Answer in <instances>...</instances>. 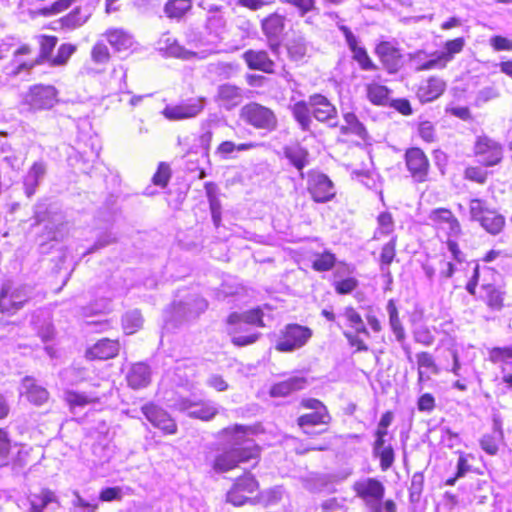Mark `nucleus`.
<instances>
[{
  "mask_svg": "<svg viewBox=\"0 0 512 512\" xmlns=\"http://www.w3.org/2000/svg\"><path fill=\"white\" fill-rule=\"evenodd\" d=\"M20 393L25 395L29 402L37 406L44 404L49 398L47 389L39 385L37 380L31 376L22 379Z\"/></svg>",
  "mask_w": 512,
  "mask_h": 512,
  "instance_id": "22",
  "label": "nucleus"
},
{
  "mask_svg": "<svg viewBox=\"0 0 512 512\" xmlns=\"http://www.w3.org/2000/svg\"><path fill=\"white\" fill-rule=\"evenodd\" d=\"M263 33L268 38H277L284 30V17L273 13L262 20Z\"/></svg>",
  "mask_w": 512,
  "mask_h": 512,
  "instance_id": "33",
  "label": "nucleus"
},
{
  "mask_svg": "<svg viewBox=\"0 0 512 512\" xmlns=\"http://www.w3.org/2000/svg\"><path fill=\"white\" fill-rule=\"evenodd\" d=\"M345 123L348 125V129L351 131V134H354L365 140L367 138V130L365 126L359 121L358 117L353 112H348L343 115Z\"/></svg>",
  "mask_w": 512,
  "mask_h": 512,
  "instance_id": "47",
  "label": "nucleus"
},
{
  "mask_svg": "<svg viewBox=\"0 0 512 512\" xmlns=\"http://www.w3.org/2000/svg\"><path fill=\"white\" fill-rule=\"evenodd\" d=\"M157 49L166 57L182 60L204 59L208 56L206 51L194 52L186 49L169 32L163 33L157 41Z\"/></svg>",
  "mask_w": 512,
  "mask_h": 512,
  "instance_id": "10",
  "label": "nucleus"
},
{
  "mask_svg": "<svg viewBox=\"0 0 512 512\" xmlns=\"http://www.w3.org/2000/svg\"><path fill=\"white\" fill-rule=\"evenodd\" d=\"M503 440L502 422L498 416L493 417V430L482 436L480 440L481 448L489 455H496L499 444Z\"/></svg>",
  "mask_w": 512,
  "mask_h": 512,
  "instance_id": "25",
  "label": "nucleus"
},
{
  "mask_svg": "<svg viewBox=\"0 0 512 512\" xmlns=\"http://www.w3.org/2000/svg\"><path fill=\"white\" fill-rule=\"evenodd\" d=\"M10 293L14 299V304H16L19 309H21L31 297V291L27 285H21L16 288L10 286Z\"/></svg>",
  "mask_w": 512,
  "mask_h": 512,
  "instance_id": "56",
  "label": "nucleus"
},
{
  "mask_svg": "<svg viewBox=\"0 0 512 512\" xmlns=\"http://www.w3.org/2000/svg\"><path fill=\"white\" fill-rule=\"evenodd\" d=\"M143 324V318L139 310L127 312L122 318V326L126 334H133Z\"/></svg>",
  "mask_w": 512,
  "mask_h": 512,
  "instance_id": "45",
  "label": "nucleus"
},
{
  "mask_svg": "<svg viewBox=\"0 0 512 512\" xmlns=\"http://www.w3.org/2000/svg\"><path fill=\"white\" fill-rule=\"evenodd\" d=\"M481 226L490 234H499L505 225V218L497 212L490 210L480 222Z\"/></svg>",
  "mask_w": 512,
  "mask_h": 512,
  "instance_id": "37",
  "label": "nucleus"
},
{
  "mask_svg": "<svg viewBox=\"0 0 512 512\" xmlns=\"http://www.w3.org/2000/svg\"><path fill=\"white\" fill-rule=\"evenodd\" d=\"M418 370H429L432 374L437 375L439 373V368L433 358V356L428 352H420L416 355Z\"/></svg>",
  "mask_w": 512,
  "mask_h": 512,
  "instance_id": "54",
  "label": "nucleus"
},
{
  "mask_svg": "<svg viewBox=\"0 0 512 512\" xmlns=\"http://www.w3.org/2000/svg\"><path fill=\"white\" fill-rule=\"evenodd\" d=\"M307 189L312 199L318 203H326L336 195L333 182L323 173L309 175Z\"/></svg>",
  "mask_w": 512,
  "mask_h": 512,
  "instance_id": "12",
  "label": "nucleus"
},
{
  "mask_svg": "<svg viewBox=\"0 0 512 512\" xmlns=\"http://www.w3.org/2000/svg\"><path fill=\"white\" fill-rule=\"evenodd\" d=\"M312 336V330L299 324L285 326L276 349L281 352H292L303 347Z\"/></svg>",
  "mask_w": 512,
  "mask_h": 512,
  "instance_id": "5",
  "label": "nucleus"
},
{
  "mask_svg": "<svg viewBox=\"0 0 512 512\" xmlns=\"http://www.w3.org/2000/svg\"><path fill=\"white\" fill-rule=\"evenodd\" d=\"M91 12L88 9L76 7L68 15L61 18L62 27L75 29L82 26L89 19Z\"/></svg>",
  "mask_w": 512,
  "mask_h": 512,
  "instance_id": "36",
  "label": "nucleus"
},
{
  "mask_svg": "<svg viewBox=\"0 0 512 512\" xmlns=\"http://www.w3.org/2000/svg\"><path fill=\"white\" fill-rule=\"evenodd\" d=\"M258 145V143L254 142L235 144L232 141H224L217 147L216 153L222 158H227L234 151H248L256 148Z\"/></svg>",
  "mask_w": 512,
  "mask_h": 512,
  "instance_id": "43",
  "label": "nucleus"
},
{
  "mask_svg": "<svg viewBox=\"0 0 512 512\" xmlns=\"http://www.w3.org/2000/svg\"><path fill=\"white\" fill-rule=\"evenodd\" d=\"M405 161L408 171L416 182L427 180L429 172V160L420 148H410L405 153Z\"/></svg>",
  "mask_w": 512,
  "mask_h": 512,
  "instance_id": "13",
  "label": "nucleus"
},
{
  "mask_svg": "<svg viewBox=\"0 0 512 512\" xmlns=\"http://www.w3.org/2000/svg\"><path fill=\"white\" fill-rule=\"evenodd\" d=\"M366 95L372 104L385 106L388 103L389 89L384 85L371 83L366 86Z\"/></svg>",
  "mask_w": 512,
  "mask_h": 512,
  "instance_id": "38",
  "label": "nucleus"
},
{
  "mask_svg": "<svg viewBox=\"0 0 512 512\" xmlns=\"http://www.w3.org/2000/svg\"><path fill=\"white\" fill-rule=\"evenodd\" d=\"M331 419L328 409H322L301 415L297 419V424L306 435L315 436L326 432L327 428L316 431L314 427L317 425H328Z\"/></svg>",
  "mask_w": 512,
  "mask_h": 512,
  "instance_id": "15",
  "label": "nucleus"
},
{
  "mask_svg": "<svg viewBox=\"0 0 512 512\" xmlns=\"http://www.w3.org/2000/svg\"><path fill=\"white\" fill-rule=\"evenodd\" d=\"M174 406L181 412H187L189 417L202 421H210L218 414L217 405L209 400L194 401L189 398H179Z\"/></svg>",
  "mask_w": 512,
  "mask_h": 512,
  "instance_id": "9",
  "label": "nucleus"
},
{
  "mask_svg": "<svg viewBox=\"0 0 512 512\" xmlns=\"http://www.w3.org/2000/svg\"><path fill=\"white\" fill-rule=\"evenodd\" d=\"M57 90L51 85H34L24 96V103L31 110L51 109L57 102Z\"/></svg>",
  "mask_w": 512,
  "mask_h": 512,
  "instance_id": "7",
  "label": "nucleus"
},
{
  "mask_svg": "<svg viewBox=\"0 0 512 512\" xmlns=\"http://www.w3.org/2000/svg\"><path fill=\"white\" fill-rule=\"evenodd\" d=\"M306 385V378L301 376L290 377L284 381L274 384L270 389V395L272 397H285L292 392L304 389Z\"/></svg>",
  "mask_w": 512,
  "mask_h": 512,
  "instance_id": "26",
  "label": "nucleus"
},
{
  "mask_svg": "<svg viewBox=\"0 0 512 512\" xmlns=\"http://www.w3.org/2000/svg\"><path fill=\"white\" fill-rule=\"evenodd\" d=\"M13 300L14 299L10 293V285L4 284L0 292V310L7 313H14L19 310Z\"/></svg>",
  "mask_w": 512,
  "mask_h": 512,
  "instance_id": "51",
  "label": "nucleus"
},
{
  "mask_svg": "<svg viewBox=\"0 0 512 512\" xmlns=\"http://www.w3.org/2000/svg\"><path fill=\"white\" fill-rule=\"evenodd\" d=\"M192 7L191 0H169L164 7V12L169 18H181Z\"/></svg>",
  "mask_w": 512,
  "mask_h": 512,
  "instance_id": "42",
  "label": "nucleus"
},
{
  "mask_svg": "<svg viewBox=\"0 0 512 512\" xmlns=\"http://www.w3.org/2000/svg\"><path fill=\"white\" fill-rule=\"evenodd\" d=\"M487 176V171L481 167H467L464 172L465 179L479 184H484L487 180Z\"/></svg>",
  "mask_w": 512,
  "mask_h": 512,
  "instance_id": "64",
  "label": "nucleus"
},
{
  "mask_svg": "<svg viewBox=\"0 0 512 512\" xmlns=\"http://www.w3.org/2000/svg\"><path fill=\"white\" fill-rule=\"evenodd\" d=\"M240 119L258 130L272 132L278 126L273 110L256 102H250L240 109Z\"/></svg>",
  "mask_w": 512,
  "mask_h": 512,
  "instance_id": "3",
  "label": "nucleus"
},
{
  "mask_svg": "<svg viewBox=\"0 0 512 512\" xmlns=\"http://www.w3.org/2000/svg\"><path fill=\"white\" fill-rule=\"evenodd\" d=\"M119 352V343L107 338L99 340L89 350L92 359L106 360L115 357Z\"/></svg>",
  "mask_w": 512,
  "mask_h": 512,
  "instance_id": "27",
  "label": "nucleus"
},
{
  "mask_svg": "<svg viewBox=\"0 0 512 512\" xmlns=\"http://www.w3.org/2000/svg\"><path fill=\"white\" fill-rule=\"evenodd\" d=\"M10 439L5 430L0 428V466L7 465L10 460Z\"/></svg>",
  "mask_w": 512,
  "mask_h": 512,
  "instance_id": "57",
  "label": "nucleus"
},
{
  "mask_svg": "<svg viewBox=\"0 0 512 512\" xmlns=\"http://www.w3.org/2000/svg\"><path fill=\"white\" fill-rule=\"evenodd\" d=\"M308 100L315 120L326 123L331 128L338 126L337 108L326 96L316 93L310 95Z\"/></svg>",
  "mask_w": 512,
  "mask_h": 512,
  "instance_id": "11",
  "label": "nucleus"
},
{
  "mask_svg": "<svg viewBox=\"0 0 512 512\" xmlns=\"http://www.w3.org/2000/svg\"><path fill=\"white\" fill-rule=\"evenodd\" d=\"M353 53V59L358 62L361 69L373 71L376 65L372 62L365 48L358 46V43L349 48Z\"/></svg>",
  "mask_w": 512,
  "mask_h": 512,
  "instance_id": "46",
  "label": "nucleus"
},
{
  "mask_svg": "<svg viewBox=\"0 0 512 512\" xmlns=\"http://www.w3.org/2000/svg\"><path fill=\"white\" fill-rule=\"evenodd\" d=\"M141 410L146 419L165 434H175L177 432V424L163 408L148 403L142 406Z\"/></svg>",
  "mask_w": 512,
  "mask_h": 512,
  "instance_id": "14",
  "label": "nucleus"
},
{
  "mask_svg": "<svg viewBox=\"0 0 512 512\" xmlns=\"http://www.w3.org/2000/svg\"><path fill=\"white\" fill-rule=\"evenodd\" d=\"M445 89V81L439 77L433 76L419 86L417 97L422 103L431 102L439 98Z\"/></svg>",
  "mask_w": 512,
  "mask_h": 512,
  "instance_id": "24",
  "label": "nucleus"
},
{
  "mask_svg": "<svg viewBox=\"0 0 512 512\" xmlns=\"http://www.w3.org/2000/svg\"><path fill=\"white\" fill-rule=\"evenodd\" d=\"M430 219L434 222L446 223L451 234L457 235L460 233V224L448 209L439 208L433 210L430 214Z\"/></svg>",
  "mask_w": 512,
  "mask_h": 512,
  "instance_id": "35",
  "label": "nucleus"
},
{
  "mask_svg": "<svg viewBox=\"0 0 512 512\" xmlns=\"http://www.w3.org/2000/svg\"><path fill=\"white\" fill-rule=\"evenodd\" d=\"M233 487L245 494H251L257 490L258 482L252 474L245 473L243 476L236 479Z\"/></svg>",
  "mask_w": 512,
  "mask_h": 512,
  "instance_id": "50",
  "label": "nucleus"
},
{
  "mask_svg": "<svg viewBox=\"0 0 512 512\" xmlns=\"http://www.w3.org/2000/svg\"><path fill=\"white\" fill-rule=\"evenodd\" d=\"M206 106V98L193 97L181 101L178 104L167 105L163 111V116L170 121H181L197 117Z\"/></svg>",
  "mask_w": 512,
  "mask_h": 512,
  "instance_id": "4",
  "label": "nucleus"
},
{
  "mask_svg": "<svg viewBox=\"0 0 512 512\" xmlns=\"http://www.w3.org/2000/svg\"><path fill=\"white\" fill-rule=\"evenodd\" d=\"M448 61L444 57V55L441 52H436L432 55V58L426 62H424L422 65H420L417 70L424 71V70H430L434 68H444L446 67Z\"/></svg>",
  "mask_w": 512,
  "mask_h": 512,
  "instance_id": "61",
  "label": "nucleus"
},
{
  "mask_svg": "<svg viewBox=\"0 0 512 512\" xmlns=\"http://www.w3.org/2000/svg\"><path fill=\"white\" fill-rule=\"evenodd\" d=\"M215 100L221 107L230 111L242 102V89L229 83L222 84L217 88Z\"/></svg>",
  "mask_w": 512,
  "mask_h": 512,
  "instance_id": "21",
  "label": "nucleus"
},
{
  "mask_svg": "<svg viewBox=\"0 0 512 512\" xmlns=\"http://www.w3.org/2000/svg\"><path fill=\"white\" fill-rule=\"evenodd\" d=\"M382 64L390 73L397 72L402 66V55L400 50L391 42L382 41L375 49Z\"/></svg>",
  "mask_w": 512,
  "mask_h": 512,
  "instance_id": "17",
  "label": "nucleus"
},
{
  "mask_svg": "<svg viewBox=\"0 0 512 512\" xmlns=\"http://www.w3.org/2000/svg\"><path fill=\"white\" fill-rule=\"evenodd\" d=\"M150 369L144 363L134 364L127 374L128 385L133 389L146 387L150 382Z\"/></svg>",
  "mask_w": 512,
  "mask_h": 512,
  "instance_id": "30",
  "label": "nucleus"
},
{
  "mask_svg": "<svg viewBox=\"0 0 512 512\" xmlns=\"http://www.w3.org/2000/svg\"><path fill=\"white\" fill-rule=\"evenodd\" d=\"M76 47L72 44H62L58 48L57 54L50 60L52 66H61L67 63L68 59L75 52Z\"/></svg>",
  "mask_w": 512,
  "mask_h": 512,
  "instance_id": "53",
  "label": "nucleus"
},
{
  "mask_svg": "<svg viewBox=\"0 0 512 512\" xmlns=\"http://www.w3.org/2000/svg\"><path fill=\"white\" fill-rule=\"evenodd\" d=\"M92 60L97 64H105L110 59V53L108 47L102 43H96L91 51Z\"/></svg>",
  "mask_w": 512,
  "mask_h": 512,
  "instance_id": "59",
  "label": "nucleus"
},
{
  "mask_svg": "<svg viewBox=\"0 0 512 512\" xmlns=\"http://www.w3.org/2000/svg\"><path fill=\"white\" fill-rule=\"evenodd\" d=\"M424 487V476L422 473H415L411 479L409 488V499L412 503L419 502Z\"/></svg>",
  "mask_w": 512,
  "mask_h": 512,
  "instance_id": "52",
  "label": "nucleus"
},
{
  "mask_svg": "<svg viewBox=\"0 0 512 512\" xmlns=\"http://www.w3.org/2000/svg\"><path fill=\"white\" fill-rule=\"evenodd\" d=\"M229 327V333H238L242 330L243 324L256 325L264 327L263 312L261 309H253L242 314L232 313L227 319Z\"/></svg>",
  "mask_w": 512,
  "mask_h": 512,
  "instance_id": "19",
  "label": "nucleus"
},
{
  "mask_svg": "<svg viewBox=\"0 0 512 512\" xmlns=\"http://www.w3.org/2000/svg\"><path fill=\"white\" fill-rule=\"evenodd\" d=\"M490 210L485 206L484 202L480 199H472L470 201V216L472 220L481 222L485 214Z\"/></svg>",
  "mask_w": 512,
  "mask_h": 512,
  "instance_id": "63",
  "label": "nucleus"
},
{
  "mask_svg": "<svg viewBox=\"0 0 512 512\" xmlns=\"http://www.w3.org/2000/svg\"><path fill=\"white\" fill-rule=\"evenodd\" d=\"M286 50L290 60L299 62L304 59L307 54V41L302 36H296L288 40Z\"/></svg>",
  "mask_w": 512,
  "mask_h": 512,
  "instance_id": "34",
  "label": "nucleus"
},
{
  "mask_svg": "<svg viewBox=\"0 0 512 512\" xmlns=\"http://www.w3.org/2000/svg\"><path fill=\"white\" fill-rule=\"evenodd\" d=\"M285 156L293 166L301 171L305 166L308 165L309 153L307 149L301 146H295L285 149Z\"/></svg>",
  "mask_w": 512,
  "mask_h": 512,
  "instance_id": "40",
  "label": "nucleus"
},
{
  "mask_svg": "<svg viewBox=\"0 0 512 512\" xmlns=\"http://www.w3.org/2000/svg\"><path fill=\"white\" fill-rule=\"evenodd\" d=\"M171 177V170L168 164L161 162L158 166L156 173L154 174L152 181L155 185L165 187Z\"/></svg>",
  "mask_w": 512,
  "mask_h": 512,
  "instance_id": "60",
  "label": "nucleus"
},
{
  "mask_svg": "<svg viewBox=\"0 0 512 512\" xmlns=\"http://www.w3.org/2000/svg\"><path fill=\"white\" fill-rule=\"evenodd\" d=\"M283 494L284 490L282 486H275L262 491L254 501L255 503L262 504L265 507H270L277 505L282 500Z\"/></svg>",
  "mask_w": 512,
  "mask_h": 512,
  "instance_id": "41",
  "label": "nucleus"
},
{
  "mask_svg": "<svg viewBox=\"0 0 512 512\" xmlns=\"http://www.w3.org/2000/svg\"><path fill=\"white\" fill-rule=\"evenodd\" d=\"M387 312L389 314V324L396 337V340L403 344L406 338L404 327L399 318L398 309L393 299H390L387 303Z\"/></svg>",
  "mask_w": 512,
  "mask_h": 512,
  "instance_id": "32",
  "label": "nucleus"
},
{
  "mask_svg": "<svg viewBox=\"0 0 512 512\" xmlns=\"http://www.w3.org/2000/svg\"><path fill=\"white\" fill-rule=\"evenodd\" d=\"M356 495L364 502L372 500H383L385 494L384 485L375 478H366L357 481L353 485Z\"/></svg>",
  "mask_w": 512,
  "mask_h": 512,
  "instance_id": "18",
  "label": "nucleus"
},
{
  "mask_svg": "<svg viewBox=\"0 0 512 512\" xmlns=\"http://www.w3.org/2000/svg\"><path fill=\"white\" fill-rule=\"evenodd\" d=\"M46 173L47 164L42 160L34 162L28 169L27 173L23 177V187L27 197L30 198L36 193V190L44 180Z\"/></svg>",
  "mask_w": 512,
  "mask_h": 512,
  "instance_id": "20",
  "label": "nucleus"
},
{
  "mask_svg": "<svg viewBox=\"0 0 512 512\" xmlns=\"http://www.w3.org/2000/svg\"><path fill=\"white\" fill-rule=\"evenodd\" d=\"M474 153L482 165L492 167L502 161L503 146L488 136H478L474 144Z\"/></svg>",
  "mask_w": 512,
  "mask_h": 512,
  "instance_id": "8",
  "label": "nucleus"
},
{
  "mask_svg": "<svg viewBox=\"0 0 512 512\" xmlns=\"http://www.w3.org/2000/svg\"><path fill=\"white\" fill-rule=\"evenodd\" d=\"M29 509L27 512L56 511L61 505L56 494L50 489H42L38 494H32L28 498Z\"/></svg>",
  "mask_w": 512,
  "mask_h": 512,
  "instance_id": "16",
  "label": "nucleus"
},
{
  "mask_svg": "<svg viewBox=\"0 0 512 512\" xmlns=\"http://www.w3.org/2000/svg\"><path fill=\"white\" fill-rule=\"evenodd\" d=\"M396 237H392L381 250L380 253V270L388 278V282L392 281V275L390 272V265L396 256Z\"/></svg>",
  "mask_w": 512,
  "mask_h": 512,
  "instance_id": "31",
  "label": "nucleus"
},
{
  "mask_svg": "<svg viewBox=\"0 0 512 512\" xmlns=\"http://www.w3.org/2000/svg\"><path fill=\"white\" fill-rule=\"evenodd\" d=\"M58 42L55 36L43 35L39 39L40 53L39 56L32 61H20L19 57L22 55H29L32 52L31 47L28 44H23L13 53L12 61L6 66V74L11 77L18 76L22 71H29L35 66L44 63L45 61L51 60V54Z\"/></svg>",
  "mask_w": 512,
  "mask_h": 512,
  "instance_id": "2",
  "label": "nucleus"
},
{
  "mask_svg": "<svg viewBox=\"0 0 512 512\" xmlns=\"http://www.w3.org/2000/svg\"><path fill=\"white\" fill-rule=\"evenodd\" d=\"M100 397L94 394L87 393H79V392H67L66 393V401L69 403L71 408H75L77 406L83 407L85 405L99 402Z\"/></svg>",
  "mask_w": 512,
  "mask_h": 512,
  "instance_id": "44",
  "label": "nucleus"
},
{
  "mask_svg": "<svg viewBox=\"0 0 512 512\" xmlns=\"http://www.w3.org/2000/svg\"><path fill=\"white\" fill-rule=\"evenodd\" d=\"M464 45V39L462 37H459L447 41L444 45V50L440 52L444 55L447 61L450 62L454 58L455 54H458L463 50Z\"/></svg>",
  "mask_w": 512,
  "mask_h": 512,
  "instance_id": "55",
  "label": "nucleus"
},
{
  "mask_svg": "<svg viewBox=\"0 0 512 512\" xmlns=\"http://www.w3.org/2000/svg\"><path fill=\"white\" fill-rule=\"evenodd\" d=\"M380 459V467L383 471L388 470L394 462V450L391 445L386 446L382 450L374 453Z\"/></svg>",
  "mask_w": 512,
  "mask_h": 512,
  "instance_id": "62",
  "label": "nucleus"
},
{
  "mask_svg": "<svg viewBox=\"0 0 512 512\" xmlns=\"http://www.w3.org/2000/svg\"><path fill=\"white\" fill-rule=\"evenodd\" d=\"M243 59L251 70H259L264 73L274 72V61L264 50H247L243 54Z\"/></svg>",
  "mask_w": 512,
  "mask_h": 512,
  "instance_id": "23",
  "label": "nucleus"
},
{
  "mask_svg": "<svg viewBox=\"0 0 512 512\" xmlns=\"http://www.w3.org/2000/svg\"><path fill=\"white\" fill-rule=\"evenodd\" d=\"M335 262H336V258L334 256V254L326 251L322 254L316 255V257L312 263V268L315 271H319V272L329 271L334 267Z\"/></svg>",
  "mask_w": 512,
  "mask_h": 512,
  "instance_id": "49",
  "label": "nucleus"
},
{
  "mask_svg": "<svg viewBox=\"0 0 512 512\" xmlns=\"http://www.w3.org/2000/svg\"><path fill=\"white\" fill-rule=\"evenodd\" d=\"M344 316L357 334H364L369 336V331L365 327L360 314L354 308L347 307L345 309Z\"/></svg>",
  "mask_w": 512,
  "mask_h": 512,
  "instance_id": "48",
  "label": "nucleus"
},
{
  "mask_svg": "<svg viewBox=\"0 0 512 512\" xmlns=\"http://www.w3.org/2000/svg\"><path fill=\"white\" fill-rule=\"evenodd\" d=\"M229 435V449L217 455L213 469L216 472H227L235 468L239 463L247 462L259 457L260 448L255 441L248 437L251 429L242 425L226 428L223 431Z\"/></svg>",
  "mask_w": 512,
  "mask_h": 512,
  "instance_id": "1",
  "label": "nucleus"
},
{
  "mask_svg": "<svg viewBox=\"0 0 512 512\" xmlns=\"http://www.w3.org/2000/svg\"><path fill=\"white\" fill-rule=\"evenodd\" d=\"M482 289L485 291L483 296L488 307L494 311H499L503 307L504 293L491 284H483Z\"/></svg>",
  "mask_w": 512,
  "mask_h": 512,
  "instance_id": "39",
  "label": "nucleus"
},
{
  "mask_svg": "<svg viewBox=\"0 0 512 512\" xmlns=\"http://www.w3.org/2000/svg\"><path fill=\"white\" fill-rule=\"evenodd\" d=\"M291 113L294 120L299 125L300 129L304 132H310L313 123L312 110L309 104V100H301L296 102L291 107Z\"/></svg>",
  "mask_w": 512,
  "mask_h": 512,
  "instance_id": "28",
  "label": "nucleus"
},
{
  "mask_svg": "<svg viewBox=\"0 0 512 512\" xmlns=\"http://www.w3.org/2000/svg\"><path fill=\"white\" fill-rule=\"evenodd\" d=\"M207 307L208 303L204 298L193 294L188 296L185 300L172 304L171 318L176 323L189 321L197 318Z\"/></svg>",
  "mask_w": 512,
  "mask_h": 512,
  "instance_id": "6",
  "label": "nucleus"
},
{
  "mask_svg": "<svg viewBox=\"0 0 512 512\" xmlns=\"http://www.w3.org/2000/svg\"><path fill=\"white\" fill-rule=\"evenodd\" d=\"M109 44L117 51H126L134 44V37L122 28H111L105 33Z\"/></svg>",
  "mask_w": 512,
  "mask_h": 512,
  "instance_id": "29",
  "label": "nucleus"
},
{
  "mask_svg": "<svg viewBox=\"0 0 512 512\" xmlns=\"http://www.w3.org/2000/svg\"><path fill=\"white\" fill-rule=\"evenodd\" d=\"M74 499L72 501V505L74 507V512H96L98 509L97 503L87 502L84 498H82L78 491L73 492Z\"/></svg>",
  "mask_w": 512,
  "mask_h": 512,
  "instance_id": "58",
  "label": "nucleus"
}]
</instances>
